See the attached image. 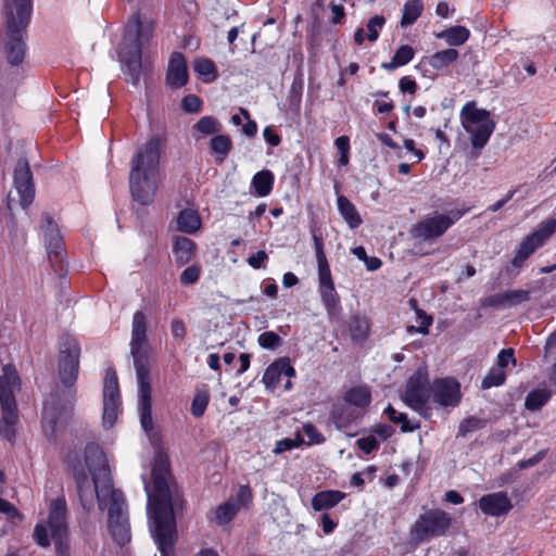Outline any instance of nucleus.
<instances>
[{
  "instance_id": "nucleus-40",
  "label": "nucleus",
  "mask_w": 556,
  "mask_h": 556,
  "mask_svg": "<svg viewBox=\"0 0 556 556\" xmlns=\"http://www.w3.org/2000/svg\"><path fill=\"white\" fill-rule=\"evenodd\" d=\"M384 413L392 422L401 425V430L403 432H410L419 427L418 424L412 425L406 414L397 413L391 405L386 407Z\"/></svg>"
},
{
  "instance_id": "nucleus-35",
  "label": "nucleus",
  "mask_w": 556,
  "mask_h": 556,
  "mask_svg": "<svg viewBox=\"0 0 556 556\" xmlns=\"http://www.w3.org/2000/svg\"><path fill=\"white\" fill-rule=\"evenodd\" d=\"M552 393L547 389H536L531 391L525 401L527 409L535 412L541 409L551 399Z\"/></svg>"
},
{
  "instance_id": "nucleus-61",
  "label": "nucleus",
  "mask_w": 556,
  "mask_h": 556,
  "mask_svg": "<svg viewBox=\"0 0 556 556\" xmlns=\"http://www.w3.org/2000/svg\"><path fill=\"white\" fill-rule=\"evenodd\" d=\"M399 88L402 92H407L410 94H415L417 91V84L414 79L404 76L399 81Z\"/></svg>"
},
{
  "instance_id": "nucleus-6",
  "label": "nucleus",
  "mask_w": 556,
  "mask_h": 556,
  "mask_svg": "<svg viewBox=\"0 0 556 556\" xmlns=\"http://www.w3.org/2000/svg\"><path fill=\"white\" fill-rule=\"evenodd\" d=\"M152 36V26L142 25L139 14H135L128 22L119 48V61L123 64L127 80L137 85L141 75V46L142 41Z\"/></svg>"
},
{
  "instance_id": "nucleus-5",
  "label": "nucleus",
  "mask_w": 556,
  "mask_h": 556,
  "mask_svg": "<svg viewBox=\"0 0 556 556\" xmlns=\"http://www.w3.org/2000/svg\"><path fill=\"white\" fill-rule=\"evenodd\" d=\"M147 316L142 311H137L132 316L130 354L134 359L139 387L138 407L140 424L146 432L153 429L151 414V382L149 371V350L147 339Z\"/></svg>"
},
{
  "instance_id": "nucleus-30",
  "label": "nucleus",
  "mask_w": 556,
  "mask_h": 556,
  "mask_svg": "<svg viewBox=\"0 0 556 556\" xmlns=\"http://www.w3.org/2000/svg\"><path fill=\"white\" fill-rule=\"evenodd\" d=\"M274 174L268 169L257 172L252 179V187L258 197H266L271 192Z\"/></svg>"
},
{
  "instance_id": "nucleus-3",
  "label": "nucleus",
  "mask_w": 556,
  "mask_h": 556,
  "mask_svg": "<svg viewBox=\"0 0 556 556\" xmlns=\"http://www.w3.org/2000/svg\"><path fill=\"white\" fill-rule=\"evenodd\" d=\"M80 348L76 339L65 338L59 348V377L66 390H53L42 409V432L53 440L73 409L74 387L79 371Z\"/></svg>"
},
{
  "instance_id": "nucleus-58",
  "label": "nucleus",
  "mask_w": 556,
  "mask_h": 556,
  "mask_svg": "<svg viewBox=\"0 0 556 556\" xmlns=\"http://www.w3.org/2000/svg\"><path fill=\"white\" fill-rule=\"evenodd\" d=\"M207 406V399L205 396H195L192 401L191 412L195 417H201Z\"/></svg>"
},
{
  "instance_id": "nucleus-63",
  "label": "nucleus",
  "mask_w": 556,
  "mask_h": 556,
  "mask_svg": "<svg viewBox=\"0 0 556 556\" xmlns=\"http://www.w3.org/2000/svg\"><path fill=\"white\" fill-rule=\"evenodd\" d=\"M296 446L295 442L291 439H283L276 443L274 453L281 454L282 452L290 451Z\"/></svg>"
},
{
  "instance_id": "nucleus-38",
  "label": "nucleus",
  "mask_w": 556,
  "mask_h": 556,
  "mask_svg": "<svg viewBox=\"0 0 556 556\" xmlns=\"http://www.w3.org/2000/svg\"><path fill=\"white\" fill-rule=\"evenodd\" d=\"M194 72L202 77L205 83H211L216 78V68L210 59L200 58L193 62Z\"/></svg>"
},
{
  "instance_id": "nucleus-43",
  "label": "nucleus",
  "mask_w": 556,
  "mask_h": 556,
  "mask_svg": "<svg viewBox=\"0 0 556 556\" xmlns=\"http://www.w3.org/2000/svg\"><path fill=\"white\" fill-rule=\"evenodd\" d=\"M506 379L505 371L498 367L491 368L481 382L482 389H490L498 387L504 383Z\"/></svg>"
},
{
  "instance_id": "nucleus-46",
  "label": "nucleus",
  "mask_w": 556,
  "mask_h": 556,
  "mask_svg": "<svg viewBox=\"0 0 556 556\" xmlns=\"http://www.w3.org/2000/svg\"><path fill=\"white\" fill-rule=\"evenodd\" d=\"M505 295L507 307H511L530 300V292L522 289L505 291Z\"/></svg>"
},
{
  "instance_id": "nucleus-37",
  "label": "nucleus",
  "mask_w": 556,
  "mask_h": 556,
  "mask_svg": "<svg viewBox=\"0 0 556 556\" xmlns=\"http://www.w3.org/2000/svg\"><path fill=\"white\" fill-rule=\"evenodd\" d=\"M344 400L352 405L365 407L370 403V391L366 387H354L345 393Z\"/></svg>"
},
{
  "instance_id": "nucleus-8",
  "label": "nucleus",
  "mask_w": 556,
  "mask_h": 556,
  "mask_svg": "<svg viewBox=\"0 0 556 556\" xmlns=\"http://www.w3.org/2000/svg\"><path fill=\"white\" fill-rule=\"evenodd\" d=\"M464 129L470 135V142L475 149H482L494 131L495 123L490 112L478 109L475 101L467 102L460 111Z\"/></svg>"
},
{
  "instance_id": "nucleus-20",
  "label": "nucleus",
  "mask_w": 556,
  "mask_h": 556,
  "mask_svg": "<svg viewBox=\"0 0 556 556\" xmlns=\"http://www.w3.org/2000/svg\"><path fill=\"white\" fill-rule=\"evenodd\" d=\"M480 509L489 516L506 515L511 508V502L505 492L483 495L479 500Z\"/></svg>"
},
{
  "instance_id": "nucleus-52",
  "label": "nucleus",
  "mask_w": 556,
  "mask_h": 556,
  "mask_svg": "<svg viewBox=\"0 0 556 556\" xmlns=\"http://www.w3.org/2000/svg\"><path fill=\"white\" fill-rule=\"evenodd\" d=\"M358 448L365 454H370L379 447V442L374 435L361 438L356 441Z\"/></svg>"
},
{
  "instance_id": "nucleus-53",
  "label": "nucleus",
  "mask_w": 556,
  "mask_h": 556,
  "mask_svg": "<svg viewBox=\"0 0 556 556\" xmlns=\"http://www.w3.org/2000/svg\"><path fill=\"white\" fill-rule=\"evenodd\" d=\"M0 513L4 514L10 518L11 520L18 519L22 520L23 516L17 510V508L10 503L9 501L0 497Z\"/></svg>"
},
{
  "instance_id": "nucleus-27",
  "label": "nucleus",
  "mask_w": 556,
  "mask_h": 556,
  "mask_svg": "<svg viewBox=\"0 0 556 556\" xmlns=\"http://www.w3.org/2000/svg\"><path fill=\"white\" fill-rule=\"evenodd\" d=\"M337 204L339 213L350 228H357L363 223L355 205L346 197L342 194L338 195Z\"/></svg>"
},
{
  "instance_id": "nucleus-11",
  "label": "nucleus",
  "mask_w": 556,
  "mask_h": 556,
  "mask_svg": "<svg viewBox=\"0 0 556 556\" xmlns=\"http://www.w3.org/2000/svg\"><path fill=\"white\" fill-rule=\"evenodd\" d=\"M452 525V518L441 509H429L415 521L413 534L419 542L444 535Z\"/></svg>"
},
{
  "instance_id": "nucleus-24",
  "label": "nucleus",
  "mask_w": 556,
  "mask_h": 556,
  "mask_svg": "<svg viewBox=\"0 0 556 556\" xmlns=\"http://www.w3.org/2000/svg\"><path fill=\"white\" fill-rule=\"evenodd\" d=\"M239 504L233 498L218 505L210 516V520L218 526L228 525L238 514Z\"/></svg>"
},
{
  "instance_id": "nucleus-57",
  "label": "nucleus",
  "mask_w": 556,
  "mask_h": 556,
  "mask_svg": "<svg viewBox=\"0 0 556 556\" xmlns=\"http://www.w3.org/2000/svg\"><path fill=\"white\" fill-rule=\"evenodd\" d=\"M240 113L248 119L247 124L242 127V132L248 137H254L257 131L256 123L250 118V114L245 109L241 108Z\"/></svg>"
},
{
  "instance_id": "nucleus-28",
  "label": "nucleus",
  "mask_w": 556,
  "mask_h": 556,
  "mask_svg": "<svg viewBox=\"0 0 556 556\" xmlns=\"http://www.w3.org/2000/svg\"><path fill=\"white\" fill-rule=\"evenodd\" d=\"M201 227V218L195 210H182L177 217V228L185 233H194Z\"/></svg>"
},
{
  "instance_id": "nucleus-29",
  "label": "nucleus",
  "mask_w": 556,
  "mask_h": 556,
  "mask_svg": "<svg viewBox=\"0 0 556 556\" xmlns=\"http://www.w3.org/2000/svg\"><path fill=\"white\" fill-rule=\"evenodd\" d=\"M540 245H536L535 241L532 240L530 236H527L519 248L516 251L515 256L513 257L510 264L513 267L519 269L522 267L523 263L539 249Z\"/></svg>"
},
{
  "instance_id": "nucleus-32",
  "label": "nucleus",
  "mask_w": 556,
  "mask_h": 556,
  "mask_svg": "<svg viewBox=\"0 0 556 556\" xmlns=\"http://www.w3.org/2000/svg\"><path fill=\"white\" fill-rule=\"evenodd\" d=\"M458 55L459 54L456 49L450 48L438 51L429 56L428 63L434 70L440 71L455 62L458 59Z\"/></svg>"
},
{
  "instance_id": "nucleus-13",
  "label": "nucleus",
  "mask_w": 556,
  "mask_h": 556,
  "mask_svg": "<svg viewBox=\"0 0 556 556\" xmlns=\"http://www.w3.org/2000/svg\"><path fill=\"white\" fill-rule=\"evenodd\" d=\"M119 389L117 376L114 369L109 368L103 383V426L111 428L117 419L119 407Z\"/></svg>"
},
{
  "instance_id": "nucleus-1",
  "label": "nucleus",
  "mask_w": 556,
  "mask_h": 556,
  "mask_svg": "<svg viewBox=\"0 0 556 556\" xmlns=\"http://www.w3.org/2000/svg\"><path fill=\"white\" fill-rule=\"evenodd\" d=\"M86 465L92 476L90 480L83 468H74L77 495L86 511L93 508L94 496L100 510H108V530L121 547L131 540L128 507L123 492L114 489L106 457L102 448L90 443L85 450Z\"/></svg>"
},
{
  "instance_id": "nucleus-56",
  "label": "nucleus",
  "mask_w": 556,
  "mask_h": 556,
  "mask_svg": "<svg viewBox=\"0 0 556 556\" xmlns=\"http://www.w3.org/2000/svg\"><path fill=\"white\" fill-rule=\"evenodd\" d=\"M170 331L176 340H184L187 333L185 323L178 318L173 319L170 324Z\"/></svg>"
},
{
  "instance_id": "nucleus-25",
  "label": "nucleus",
  "mask_w": 556,
  "mask_h": 556,
  "mask_svg": "<svg viewBox=\"0 0 556 556\" xmlns=\"http://www.w3.org/2000/svg\"><path fill=\"white\" fill-rule=\"evenodd\" d=\"M345 497V494L337 490H327L316 493L312 498V507L316 511L330 509Z\"/></svg>"
},
{
  "instance_id": "nucleus-36",
  "label": "nucleus",
  "mask_w": 556,
  "mask_h": 556,
  "mask_svg": "<svg viewBox=\"0 0 556 556\" xmlns=\"http://www.w3.org/2000/svg\"><path fill=\"white\" fill-rule=\"evenodd\" d=\"M556 232V218H548L542 222L538 229L529 236L535 241L536 245L543 247L546 240Z\"/></svg>"
},
{
  "instance_id": "nucleus-22",
  "label": "nucleus",
  "mask_w": 556,
  "mask_h": 556,
  "mask_svg": "<svg viewBox=\"0 0 556 556\" xmlns=\"http://www.w3.org/2000/svg\"><path fill=\"white\" fill-rule=\"evenodd\" d=\"M315 254L318 265V280L319 286L333 285L330 267L324 252V241L321 237L313 235Z\"/></svg>"
},
{
  "instance_id": "nucleus-54",
  "label": "nucleus",
  "mask_w": 556,
  "mask_h": 556,
  "mask_svg": "<svg viewBox=\"0 0 556 556\" xmlns=\"http://www.w3.org/2000/svg\"><path fill=\"white\" fill-rule=\"evenodd\" d=\"M516 364V359L514 356V350L513 349H504L502 350L497 355V363L496 367L504 370V368L509 364Z\"/></svg>"
},
{
  "instance_id": "nucleus-10",
  "label": "nucleus",
  "mask_w": 556,
  "mask_h": 556,
  "mask_svg": "<svg viewBox=\"0 0 556 556\" xmlns=\"http://www.w3.org/2000/svg\"><path fill=\"white\" fill-rule=\"evenodd\" d=\"M464 211L453 210L448 214L427 215L410 229V237L432 242L442 237L464 215Z\"/></svg>"
},
{
  "instance_id": "nucleus-44",
  "label": "nucleus",
  "mask_w": 556,
  "mask_h": 556,
  "mask_svg": "<svg viewBox=\"0 0 556 556\" xmlns=\"http://www.w3.org/2000/svg\"><path fill=\"white\" fill-rule=\"evenodd\" d=\"M232 143L228 136L217 135L211 139V149L214 153L226 156L231 150Z\"/></svg>"
},
{
  "instance_id": "nucleus-45",
  "label": "nucleus",
  "mask_w": 556,
  "mask_h": 556,
  "mask_svg": "<svg viewBox=\"0 0 556 556\" xmlns=\"http://www.w3.org/2000/svg\"><path fill=\"white\" fill-rule=\"evenodd\" d=\"M386 24V18L382 15H375L367 22V39L371 42L376 41L379 37V30Z\"/></svg>"
},
{
  "instance_id": "nucleus-59",
  "label": "nucleus",
  "mask_w": 556,
  "mask_h": 556,
  "mask_svg": "<svg viewBox=\"0 0 556 556\" xmlns=\"http://www.w3.org/2000/svg\"><path fill=\"white\" fill-rule=\"evenodd\" d=\"M485 306L491 307H507L505 292L493 294L484 300Z\"/></svg>"
},
{
  "instance_id": "nucleus-7",
  "label": "nucleus",
  "mask_w": 556,
  "mask_h": 556,
  "mask_svg": "<svg viewBox=\"0 0 556 556\" xmlns=\"http://www.w3.org/2000/svg\"><path fill=\"white\" fill-rule=\"evenodd\" d=\"M31 0H7V28L9 40L5 45L7 59L11 65H18L25 56L24 29L31 16Z\"/></svg>"
},
{
  "instance_id": "nucleus-55",
  "label": "nucleus",
  "mask_w": 556,
  "mask_h": 556,
  "mask_svg": "<svg viewBox=\"0 0 556 556\" xmlns=\"http://www.w3.org/2000/svg\"><path fill=\"white\" fill-rule=\"evenodd\" d=\"M267 258H268L267 253L265 251L261 250L254 254H251L248 257L247 262L251 267L258 269V268H263L265 266V262L267 261Z\"/></svg>"
},
{
  "instance_id": "nucleus-4",
  "label": "nucleus",
  "mask_w": 556,
  "mask_h": 556,
  "mask_svg": "<svg viewBox=\"0 0 556 556\" xmlns=\"http://www.w3.org/2000/svg\"><path fill=\"white\" fill-rule=\"evenodd\" d=\"M163 139L151 137L135 152L130 162L129 187L134 201L140 205L153 203L161 181L160 159Z\"/></svg>"
},
{
  "instance_id": "nucleus-16",
  "label": "nucleus",
  "mask_w": 556,
  "mask_h": 556,
  "mask_svg": "<svg viewBox=\"0 0 556 556\" xmlns=\"http://www.w3.org/2000/svg\"><path fill=\"white\" fill-rule=\"evenodd\" d=\"M460 396V386L453 378L437 379L431 386V397L441 406H457Z\"/></svg>"
},
{
  "instance_id": "nucleus-21",
  "label": "nucleus",
  "mask_w": 556,
  "mask_h": 556,
  "mask_svg": "<svg viewBox=\"0 0 556 556\" xmlns=\"http://www.w3.org/2000/svg\"><path fill=\"white\" fill-rule=\"evenodd\" d=\"M0 376V402L5 400L15 401V391L20 389V377L15 367L11 364L4 365Z\"/></svg>"
},
{
  "instance_id": "nucleus-23",
  "label": "nucleus",
  "mask_w": 556,
  "mask_h": 556,
  "mask_svg": "<svg viewBox=\"0 0 556 556\" xmlns=\"http://www.w3.org/2000/svg\"><path fill=\"white\" fill-rule=\"evenodd\" d=\"M195 243L187 237H176L173 244L175 262L179 266L188 264L194 256Z\"/></svg>"
},
{
  "instance_id": "nucleus-14",
  "label": "nucleus",
  "mask_w": 556,
  "mask_h": 556,
  "mask_svg": "<svg viewBox=\"0 0 556 556\" xmlns=\"http://www.w3.org/2000/svg\"><path fill=\"white\" fill-rule=\"evenodd\" d=\"M431 396L427 375L417 370L407 381L403 401L414 410L420 412Z\"/></svg>"
},
{
  "instance_id": "nucleus-41",
  "label": "nucleus",
  "mask_w": 556,
  "mask_h": 556,
  "mask_svg": "<svg viewBox=\"0 0 556 556\" xmlns=\"http://www.w3.org/2000/svg\"><path fill=\"white\" fill-rule=\"evenodd\" d=\"M486 426V420L475 416L465 418L458 426L457 437H466L471 432L483 429Z\"/></svg>"
},
{
  "instance_id": "nucleus-33",
  "label": "nucleus",
  "mask_w": 556,
  "mask_h": 556,
  "mask_svg": "<svg viewBox=\"0 0 556 556\" xmlns=\"http://www.w3.org/2000/svg\"><path fill=\"white\" fill-rule=\"evenodd\" d=\"M469 30L464 26H453L439 34L437 37L444 39L450 46H460L469 38Z\"/></svg>"
},
{
  "instance_id": "nucleus-48",
  "label": "nucleus",
  "mask_w": 556,
  "mask_h": 556,
  "mask_svg": "<svg viewBox=\"0 0 556 556\" xmlns=\"http://www.w3.org/2000/svg\"><path fill=\"white\" fill-rule=\"evenodd\" d=\"M200 276L201 267L199 265L188 266L180 275V283L184 286L194 285L200 279Z\"/></svg>"
},
{
  "instance_id": "nucleus-42",
  "label": "nucleus",
  "mask_w": 556,
  "mask_h": 556,
  "mask_svg": "<svg viewBox=\"0 0 556 556\" xmlns=\"http://www.w3.org/2000/svg\"><path fill=\"white\" fill-rule=\"evenodd\" d=\"M194 130L203 135H212L218 132L222 128L220 123L213 116H203L193 126Z\"/></svg>"
},
{
  "instance_id": "nucleus-2",
  "label": "nucleus",
  "mask_w": 556,
  "mask_h": 556,
  "mask_svg": "<svg viewBox=\"0 0 556 556\" xmlns=\"http://www.w3.org/2000/svg\"><path fill=\"white\" fill-rule=\"evenodd\" d=\"M152 486L144 482L151 532L162 556H174L176 534L175 509L181 508V494L172 479L169 464L157 454L152 468Z\"/></svg>"
},
{
  "instance_id": "nucleus-12",
  "label": "nucleus",
  "mask_w": 556,
  "mask_h": 556,
  "mask_svg": "<svg viewBox=\"0 0 556 556\" xmlns=\"http://www.w3.org/2000/svg\"><path fill=\"white\" fill-rule=\"evenodd\" d=\"M46 249L48 253L49 261L53 267H56V271H63L64 263H65V253L63 250V239L58 228V225L54 223L53 218L48 214H42V225H41Z\"/></svg>"
},
{
  "instance_id": "nucleus-50",
  "label": "nucleus",
  "mask_w": 556,
  "mask_h": 556,
  "mask_svg": "<svg viewBox=\"0 0 556 556\" xmlns=\"http://www.w3.org/2000/svg\"><path fill=\"white\" fill-rule=\"evenodd\" d=\"M202 101L195 94H188L181 100V108L187 113H198L201 111Z\"/></svg>"
},
{
  "instance_id": "nucleus-39",
  "label": "nucleus",
  "mask_w": 556,
  "mask_h": 556,
  "mask_svg": "<svg viewBox=\"0 0 556 556\" xmlns=\"http://www.w3.org/2000/svg\"><path fill=\"white\" fill-rule=\"evenodd\" d=\"M350 333L353 340H364L366 339L368 332H369V324L368 320L365 317H361L358 315H355L351 317L350 324Z\"/></svg>"
},
{
  "instance_id": "nucleus-9",
  "label": "nucleus",
  "mask_w": 556,
  "mask_h": 556,
  "mask_svg": "<svg viewBox=\"0 0 556 556\" xmlns=\"http://www.w3.org/2000/svg\"><path fill=\"white\" fill-rule=\"evenodd\" d=\"M52 539L67 538V505L65 498L58 497L51 501L47 525L38 522L34 530V539L41 547L50 546L48 528Z\"/></svg>"
},
{
  "instance_id": "nucleus-49",
  "label": "nucleus",
  "mask_w": 556,
  "mask_h": 556,
  "mask_svg": "<svg viewBox=\"0 0 556 556\" xmlns=\"http://www.w3.org/2000/svg\"><path fill=\"white\" fill-rule=\"evenodd\" d=\"M417 315L421 319L420 325L418 327H415V326H412V325L407 326L406 327V332L407 333L418 332V333H421V334H427L429 332V326L432 323V318L430 316H428L421 309H417Z\"/></svg>"
},
{
  "instance_id": "nucleus-19",
  "label": "nucleus",
  "mask_w": 556,
  "mask_h": 556,
  "mask_svg": "<svg viewBox=\"0 0 556 556\" xmlns=\"http://www.w3.org/2000/svg\"><path fill=\"white\" fill-rule=\"evenodd\" d=\"M188 81V67L182 53L174 52L169 59L166 84L172 89L181 88Z\"/></svg>"
},
{
  "instance_id": "nucleus-60",
  "label": "nucleus",
  "mask_w": 556,
  "mask_h": 556,
  "mask_svg": "<svg viewBox=\"0 0 556 556\" xmlns=\"http://www.w3.org/2000/svg\"><path fill=\"white\" fill-rule=\"evenodd\" d=\"M545 451L538 452L534 456L528 459H522L518 462L517 467L520 470H525L527 468L533 467L539 464L545 457Z\"/></svg>"
},
{
  "instance_id": "nucleus-64",
  "label": "nucleus",
  "mask_w": 556,
  "mask_h": 556,
  "mask_svg": "<svg viewBox=\"0 0 556 556\" xmlns=\"http://www.w3.org/2000/svg\"><path fill=\"white\" fill-rule=\"evenodd\" d=\"M330 9H331V11L333 13V16L331 18V23L332 24H340L342 22V20L344 18V16H345L343 5L342 4L331 3L330 4Z\"/></svg>"
},
{
  "instance_id": "nucleus-15",
  "label": "nucleus",
  "mask_w": 556,
  "mask_h": 556,
  "mask_svg": "<svg viewBox=\"0 0 556 556\" xmlns=\"http://www.w3.org/2000/svg\"><path fill=\"white\" fill-rule=\"evenodd\" d=\"M14 188L20 197V205L27 208L35 198L33 174L27 160L20 159L14 169Z\"/></svg>"
},
{
  "instance_id": "nucleus-17",
  "label": "nucleus",
  "mask_w": 556,
  "mask_h": 556,
  "mask_svg": "<svg viewBox=\"0 0 556 556\" xmlns=\"http://www.w3.org/2000/svg\"><path fill=\"white\" fill-rule=\"evenodd\" d=\"M1 418H0V437L9 442L15 440V426L18 422V410L16 401L0 402Z\"/></svg>"
},
{
  "instance_id": "nucleus-34",
  "label": "nucleus",
  "mask_w": 556,
  "mask_h": 556,
  "mask_svg": "<svg viewBox=\"0 0 556 556\" xmlns=\"http://www.w3.org/2000/svg\"><path fill=\"white\" fill-rule=\"evenodd\" d=\"M424 11V3L421 0H408L403 7V15L401 18V26L407 27L413 25Z\"/></svg>"
},
{
  "instance_id": "nucleus-18",
  "label": "nucleus",
  "mask_w": 556,
  "mask_h": 556,
  "mask_svg": "<svg viewBox=\"0 0 556 556\" xmlns=\"http://www.w3.org/2000/svg\"><path fill=\"white\" fill-rule=\"evenodd\" d=\"M295 375L294 368L291 366L288 357H281L270 364L263 376V382L267 389L275 390L282 378H291Z\"/></svg>"
},
{
  "instance_id": "nucleus-47",
  "label": "nucleus",
  "mask_w": 556,
  "mask_h": 556,
  "mask_svg": "<svg viewBox=\"0 0 556 556\" xmlns=\"http://www.w3.org/2000/svg\"><path fill=\"white\" fill-rule=\"evenodd\" d=\"M281 343V338L274 331H265L258 336V344L266 350H275Z\"/></svg>"
},
{
  "instance_id": "nucleus-26",
  "label": "nucleus",
  "mask_w": 556,
  "mask_h": 556,
  "mask_svg": "<svg viewBox=\"0 0 556 556\" xmlns=\"http://www.w3.org/2000/svg\"><path fill=\"white\" fill-rule=\"evenodd\" d=\"M319 293L330 319L338 318L341 313V305L334 285L319 286Z\"/></svg>"
},
{
  "instance_id": "nucleus-62",
  "label": "nucleus",
  "mask_w": 556,
  "mask_h": 556,
  "mask_svg": "<svg viewBox=\"0 0 556 556\" xmlns=\"http://www.w3.org/2000/svg\"><path fill=\"white\" fill-rule=\"evenodd\" d=\"M56 556H71L67 538L54 539Z\"/></svg>"
},
{
  "instance_id": "nucleus-31",
  "label": "nucleus",
  "mask_w": 556,
  "mask_h": 556,
  "mask_svg": "<svg viewBox=\"0 0 556 556\" xmlns=\"http://www.w3.org/2000/svg\"><path fill=\"white\" fill-rule=\"evenodd\" d=\"M415 51L414 49L408 45L401 46L396 52L394 53L393 58L390 62H386L381 64V67L387 71H393L400 66L406 65L409 63L414 58Z\"/></svg>"
},
{
  "instance_id": "nucleus-51",
  "label": "nucleus",
  "mask_w": 556,
  "mask_h": 556,
  "mask_svg": "<svg viewBox=\"0 0 556 556\" xmlns=\"http://www.w3.org/2000/svg\"><path fill=\"white\" fill-rule=\"evenodd\" d=\"M302 431L304 435L308 439V444H319L324 442V435L317 430V428L312 424H305L302 427Z\"/></svg>"
}]
</instances>
